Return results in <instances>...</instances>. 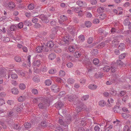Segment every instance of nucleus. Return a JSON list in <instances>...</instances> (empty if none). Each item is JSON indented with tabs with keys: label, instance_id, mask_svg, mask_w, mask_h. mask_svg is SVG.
Returning <instances> with one entry per match:
<instances>
[{
	"label": "nucleus",
	"instance_id": "obj_18",
	"mask_svg": "<svg viewBox=\"0 0 131 131\" xmlns=\"http://www.w3.org/2000/svg\"><path fill=\"white\" fill-rule=\"evenodd\" d=\"M88 88L91 90H94L97 88V86L95 84H91L88 86Z\"/></svg>",
	"mask_w": 131,
	"mask_h": 131
},
{
	"label": "nucleus",
	"instance_id": "obj_43",
	"mask_svg": "<svg viewBox=\"0 0 131 131\" xmlns=\"http://www.w3.org/2000/svg\"><path fill=\"white\" fill-rule=\"evenodd\" d=\"M126 56V54L124 53L121 54L119 56V59H124Z\"/></svg>",
	"mask_w": 131,
	"mask_h": 131
},
{
	"label": "nucleus",
	"instance_id": "obj_64",
	"mask_svg": "<svg viewBox=\"0 0 131 131\" xmlns=\"http://www.w3.org/2000/svg\"><path fill=\"white\" fill-rule=\"evenodd\" d=\"M55 130L56 131H62V128L59 126L56 127Z\"/></svg>",
	"mask_w": 131,
	"mask_h": 131
},
{
	"label": "nucleus",
	"instance_id": "obj_23",
	"mask_svg": "<svg viewBox=\"0 0 131 131\" xmlns=\"http://www.w3.org/2000/svg\"><path fill=\"white\" fill-rule=\"evenodd\" d=\"M19 87L20 89L21 90H24L26 88L25 85L23 83H20L19 85Z\"/></svg>",
	"mask_w": 131,
	"mask_h": 131
},
{
	"label": "nucleus",
	"instance_id": "obj_41",
	"mask_svg": "<svg viewBox=\"0 0 131 131\" xmlns=\"http://www.w3.org/2000/svg\"><path fill=\"white\" fill-rule=\"evenodd\" d=\"M56 70L55 69H51L49 71V73L50 74H54L56 72Z\"/></svg>",
	"mask_w": 131,
	"mask_h": 131
},
{
	"label": "nucleus",
	"instance_id": "obj_22",
	"mask_svg": "<svg viewBox=\"0 0 131 131\" xmlns=\"http://www.w3.org/2000/svg\"><path fill=\"white\" fill-rule=\"evenodd\" d=\"M99 104L100 106L103 107L105 105L106 102L103 100L100 101L99 102Z\"/></svg>",
	"mask_w": 131,
	"mask_h": 131
},
{
	"label": "nucleus",
	"instance_id": "obj_14",
	"mask_svg": "<svg viewBox=\"0 0 131 131\" xmlns=\"http://www.w3.org/2000/svg\"><path fill=\"white\" fill-rule=\"evenodd\" d=\"M8 7L10 9H13L14 8L15 6V4L13 2H10L8 4Z\"/></svg>",
	"mask_w": 131,
	"mask_h": 131
},
{
	"label": "nucleus",
	"instance_id": "obj_61",
	"mask_svg": "<svg viewBox=\"0 0 131 131\" xmlns=\"http://www.w3.org/2000/svg\"><path fill=\"white\" fill-rule=\"evenodd\" d=\"M16 27L14 25H11L10 27V29L11 30L13 31H14L16 29Z\"/></svg>",
	"mask_w": 131,
	"mask_h": 131
},
{
	"label": "nucleus",
	"instance_id": "obj_52",
	"mask_svg": "<svg viewBox=\"0 0 131 131\" xmlns=\"http://www.w3.org/2000/svg\"><path fill=\"white\" fill-rule=\"evenodd\" d=\"M114 80H109L107 81L106 82V84L107 85H110L112 84L113 83H114Z\"/></svg>",
	"mask_w": 131,
	"mask_h": 131
},
{
	"label": "nucleus",
	"instance_id": "obj_48",
	"mask_svg": "<svg viewBox=\"0 0 131 131\" xmlns=\"http://www.w3.org/2000/svg\"><path fill=\"white\" fill-rule=\"evenodd\" d=\"M28 8L30 10L33 9L34 8V5L32 4H30L28 6Z\"/></svg>",
	"mask_w": 131,
	"mask_h": 131
},
{
	"label": "nucleus",
	"instance_id": "obj_20",
	"mask_svg": "<svg viewBox=\"0 0 131 131\" xmlns=\"http://www.w3.org/2000/svg\"><path fill=\"white\" fill-rule=\"evenodd\" d=\"M48 57L49 59L52 60L56 58V56L54 53H51L49 55Z\"/></svg>",
	"mask_w": 131,
	"mask_h": 131
},
{
	"label": "nucleus",
	"instance_id": "obj_24",
	"mask_svg": "<svg viewBox=\"0 0 131 131\" xmlns=\"http://www.w3.org/2000/svg\"><path fill=\"white\" fill-rule=\"evenodd\" d=\"M110 69V67L107 66H105L103 68V70L104 72H108Z\"/></svg>",
	"mask_w": 131,
	"mask_h": 131
},
{
	"label": "nucleus",
	"instance_id": "obj_26",
	"mask_svg": "<svg viewBox=\"0 0 131 131\" xmlns=\"http://www.w3.org/2000/svg\"><path fill=\"white\" fill-rule=\"evenodd\" d=\"M47 45L48 47L52 48L54 45L53 42L51 41H49L48 42Z\"/></svg>",
	"mask_w": 131,
	"mask_h": 131
},
{
	"label": "nucleus",
	"instance_id": "obj_42",
	"mask_svg": "<svg viewBox=\"0 0 131 131\" xmlns=\"http://www.w3.org/2000/svg\"><path fill=\"white\" fill-rule=\"evenodd\" d=\"M32 93L35 95L37 94L38 93V92L37 90L35 89H33L32 90Z\"/></svg>",
	"mask_w": 131,
	"mask_h": 131
},
{
	"label": "nucleus",
	"instance_id": "obj_50",
	"mask_svg": "<svg viewBox=\"0 0 131 131\" xmlns=\"http://www.w3.org/2000/svg\"><path fill=\"white\" fill-rule=\"evenodd\" d=\"M82 110V108L80 106H79L75 108V110L78 113H79L81 111V110Z\"/></svg>",
	"mask_w": 131,
	"mask_h": 131
},
{
	"label": "nucleus",
	"instance_id": "obj_38",
	"mask_svg": "<svg viewBox=\"0 0 131 131\" xmlns=\"http://www.w3.org/2000/svg\"><path fill=\"white\" fill-rule=\"evenodd\" d=\"M14 129L19 130L21 129V127L19 125L15 124L14 126Z\"/></svg>",
	"mask_w": 131,
	"mask_h": 131
},
{
	"label": "nucleus",
	"instance_id": "obj_44",
	"mask_svg": "<svg viewBox=\"0 0 131 131\" xmlns=\"http://www.w3.org/2000/svg\"><path fill=\"white\" fill-rule=\"evenodd\" d=\"M66 65L67 67L69 68L72 67L73 66V64L71 62H69L67 63Z\"/></svg>",
	"mask_w": 131,
	"mask_h": 131
},
{
	"label": "nucleus",
	"instance_id": "obj_47",
	"mask_svg": "<svg viewBox=\"0 0 131 131\" xmlns=\"http://www.w3.org/2000/svg\"><path fill=\"white\" fill-rule=\"evenodd\" d=\"M107 102H108L110 105H108L109 107H110L111 103H113L114 102V100L111 98L110 99H108L107 100Z\"/></svg>",
	"mask_w": 131,
	"mask_h": 131
},
{
	"label": "nucleus",
	"instance_id": "obj_8",
	"mask_svg": "<svg viewBox=\"0 0 131 131\" xmlns=\"http://www.w3.org/2000/svg\"><path fill=\"white\" fill-rule=\"evenodd\" d=\"M39 18H40L43 21L47 23L49 22V20L47 19V17L45 16L43 14H41L39 16Z\"/></svg>",
	"mask_w": 131,
	"mask_h": 131
},
{
	"label": "nucleus",
	"instance_id": "obj_31",
	"mask_svg": "<svg viewBox=\"0 0 131 131\" xmlns=\"http://www.w3.org/2000/svg\"><path fill=\"white\" fill-rule=\"evenodd\" d=\"M106 17V15L105 14H101L99 16V18L100 19L103 20Z\"/></svg>",
	"mask_w": 131,
	"mask_h": 131
},
{
	"label": "nucleus",
	"instance_id": "obj_19",
	"mask_svg": "<svg viewBox=\"0 0 131 131\" xmlns=\"http://www.w3.org/2000/svg\"><path fill=\"white\" fill-rule=\"evenodd\" d=\"M110 93L112 95H115L117 93L116 91L114 90L112 88H110Z\"/></svg>",
	"mask_w": 131,
	"mask_h": 131
},
{
	"label": "nucleus",
	"instance_id": "obj_21",
	"mask_svg": "<svg viewBox=\"0 0 131 131\" xmlns=\"http://www.w3.org/2000/svg\"><path fill=\"white\" fill-rule=\"evenodd\" d=\"M74 80L72 78H70L67 80V83L68 84H72L74 83Z\"/></svg>",
	"mask_w": 131,
	"mask_h": 131
},
{
	"label": "nucleus",
	"instance_id": "obj_51",
	"mask_svg": "<svg viewBox=\"0 0 131 131\" xmlns=\"http://www.w3.org/2000/svg\"><path fill=\"white\" fill-rule=\"evenodd\" d=\"M41 125L43 127H46L47 126V123L45 121H43L41 122Z\"/></svg>",
	"mask_w": 131,
	"mask_h": 131
},
{
	"label": "nucleus",
	"instance_id": "obj_60",
	"mask_svg": "<svg viewBox=\"0 0 131 131\" xmlns=\"http://www.w3.org/2000/svg\"><path fill=\"white\" fill-rule=\"evenodd\" d=\"M56 81L59 83H61L62 81V79L61 78L57 77L55 78Z\"/></svg>",
	"mask_w": 131,
	"mask_h": 131
},
{
	"label": "nucleus",
	"instance_id": "obj_62",
	"mask_svg": "<svg viewBox=\"0 0 131 131\" xmlns=\"http://www.w3.org/2000/svg\"><path fill=\"white\" fill-rule=\"evenodd\" d=\"M17 72L19 73L20 75L22 76H24V73L22 71H16Z\"/></svg>",
	"mask_w": 131,
	"mask_h": 131
},
{
	"label": "nucleus",
	"instance_id": "obj_56",
	"mask_svg": "<svg viewBox=\"0 0 131 131\" xmlns=\"http://www.w3.org/2000/svg\"><path fill=\"white\" fill-rule=\"evenodd\" d=\"M77 3L79 6H82L83 5V2L80 1H78L77 2Z\"/></svg>",
	"mask_w": 131,
	"mask_h": 131
},
{
	"label": "nucleus",
	"instance_id": "obj_54",
	"mask_svg": "<svg viewBox=\"0 0 131 131\" xmlns=\"http://www.w3.org/2000/svg\"><path fill=\"white\" fill-rule=\"evenodd\" d=\"M38 106L39 108H42L44 107L45 103H40L38 105Z\"/></svg>",
	"mask_w": 131,
	"mask_h": 131
},
{
	"label": "nucleus",
	"instance_id": "obj_46",
	"mask_svg": "<svg viewBox=\"0 0 131 131\" xmlns=\"http://www.w3.org/2000/svg\"><path fill=\"white\" fill-rule=\"evenodd\" d=\"M15 60L17 62H20L21 60V59L20 57H16L15 58Z\"/></svg>",
	"mask_w": 131,
	"mask_h": 131
},
{
	"label": "nucleus",
	"instance_id": "obj_32",
	"mask_svg": "<svg viewBox=\"0 0 131 131\" xmlns=\"http://www.w3.org/2000/svg\"><path fill=\"white\" fill-rule=\"evenodd\" d=\"M89 98V96L87 95L83 96L81 97V100L83 101H86Z\"/></svg>",
	"mask_w": 131,
	"mask_h": 131
},
{
	"label": "nucleus",
	"instance_id": "obj_49",
	"mask_svg": "<svg viewBox=\"0 0 131 131\" xmlns=\"http://www.w3.org/2000/svg\"><path fill=\"white\" fill-rule=\"evenodd\" d=\"M92 52L93 55H95L98 54V50L96 49H95L92 51Z\"/></svg>",
	"mask_w": 131,
	"mask_h": 131
},
{
	"label": "nucleus",
	"instance_id": "obj_12",
	"mask_svg": "<svg viewBox=\"0 0 131 131\" xmlns=\"http://www.w3.org/2000/svg\"><path fill=\"white\" fill-rule=\"evenodd\" d=\"M11 91L12 94L15 95H17L19 93L18 90L16 88H14L11 89Z\"/></svg>",
	"mask_w": 131,
	"mask_h": 131
},
{
	"label": "nucleus",
	"instance_id": "obj_17",
	"mask_svg": "<svg viewBox=\"0 0 131 131\" xmlns=\"http://www.w3.org/2000/svg\"><path fill=\"white\" fill-rule=\"evenodd\" d=\"M125 48V45L123 43H121L118 46V49L121 50L123 51L124 50Z\"/></svg>",
	"mask_w": 131,
	"mask_h": 131
},
{
	"label": "nucleus",
	"instance_id": "obj_5",
	"mask_svg": "<svg viewBox=\"0 0 131 131\" xmlns=\"http://www.w3.org/2000/svg\"><path fill=\"white\" fill-rule=\"evenodd\" d=\"M68 31L72 34V35L75 34V29L73 26H69L67 29Z\"/></svg>",
	"mask_w": 131,
	"mask_h": 131
},
{
	"label": "nucleus",
	"instance_id": "obj_28",
	"mask_svg": "<svg viewBox=\"0 0 131 131\" xmlns=\"http://www.w3.org/2000/svg\"><path fill=\"white\" fill-rule=\"evenodd\" d=\"M33 80L34 82H38L40 81L39 78L37 76H34L33 78Z\"/></svg>",
	"mask_w": 131,
	"mask_h": 131
},
{
	"label": "nucleus",
	"instance_id": "obj_25",
	"mask_svg": "<svg viewBox=\"0 0 131 131\" xmlns=\"http://www.w3.org/2000/svg\"><path fill=\"white\" fill-rule=\"evenodd\" d=\"M45 83L46 85L49 86L51 84L52 81L48 79L45 81Z\"/></svg>",
	"mask_w": 131,
	"mask_h": 131
},
{
	"label": "nucleus",
	"instance_id": "obj_39",
	"mask_svg": "<svg viewBox=\"0 0 131 131\" xmlns=\"http://www.w3.org/2000/svg\"><path fill=\"white\" fill-rule=\"evenodd\" d=\"M74 11L78 13H80V12H82V11L80 8L78 7L76 8L74 10Z\"/></svg>",
	"mask_w": 131,
	"mask_h": 131
},
{
	"label": "nucleus",
	"instance_id": "obj_33",
	"mask_svg": "<svg viewBox=\"0 0 131 131\" xmlns=\"http://www.w3.org/2000/svg\"><path fill=\"white\" fill-rule=\"evenodd\" d=\"M91 22L89 21H86L85 23V26L87 27H90L91 25Z\"/></svg>",
	"mask_w": 131,
	"mask_h": 131
},
{
	"label": "nucleus",
	"instance_id": "obj_30",
	"mask_svg": "<svg viewBox=\"0 0 131 131\" xmlns=\"http://www.w3.org/2000/svg\"><path fill=\"white\" fill-rule=\"evenodd\" d=\"M81 52L78 51L76 52L74 54V56L77 58L81 56Z\"/></svg>",
	"mask_w": 131,
	"mask_h": 131
},
{
	"label": "nucleus",
	"instance_id": "obj_36",
	"mask_svg": "<svg viewBox=\"0 0 131 131\" xmlns=\"http://www.w3.org/2000/svg\"><path fill=\"white\" fill-rule=\"evenodd\" d=\"M99 62V60L97 58H95L93 61V63L95 65L97 64Z\"/></svg>",
	"mask_w": 131,
	"mask_h": 131
},
{
	"label": "nucleus",
	"instance_id": "obj_58",
	"mask_svg": "<svg viewBox=\"0 0 131 131\" xmlns=\"http://www.w3.org/2000/svg\"><path fill=\"white\" fill-rule=\"evenodd\" d=\"M123 131H130L129 128L126 125L124 128Z\"/></svg>",
	"mask_w": 131,
	"mask_h": 131
},
{
	"label": "nucleus",
	"instance_id": "obj_2",
	"mask_svg": "<svg viewBox=\"0 0 131 131\" xmlns=\"http://www.w3.org/2000/svg\"><path fill=\"white\" fill-rule=\"evenodd\" d=\"M46 47L45 46H44L43 45L38 46L36 47L35 50L38 53L46 51Z\"/></svg>",
	"mask_w": 131,
	"mask_h": 131
},
{
	"label": "nucleus",
	"instance_id": "obj_11",
	"mask_svg": "<svg viewBox=\"0 0 131 131\" xmlns=\"http://www.w3.org/2000/svg\"><path fill=\"white\" fill-rule=\"evenodd\" d=\"M62 41L64 42L66 44H69L70 42V39L69 36L67 35L65 36L63 38Z\"/></svg>",
	"mask_w": 131,
	"mask_h": 131
},
{
	"label": "nucleus",
	"instance_id": "obj_10",
	"mask_svg": "<svg viewBox=\"0 0 131 131\" xmlns=\"http://www.w3.org/2000/svg\"><path fill=\"white\" fill-rule=\"evenodd\" d=\"M121 115L125 119H128L129 121H131V115L127 114L125 113H123Z\"/></svg>",
	"mask_w": 131,
	"mask_h": 131
},
{
	"label": "nucleus",
	"instance_id": "obj_55",
	"mask_svg": "<svg viewBox=\"0 0 131 131\" xmlns=\"http://www.w3.org/2000/svg\"><path fill=\"white\" fill-rule=\"evenodd\" d=\"M39 40L41 41H42L43 43H44V41L46 40V39L45 38L43 37H39V38H38Z\"/></svg>",
	"mask_w": 131,
	"mask_h": 131
},
{
	"label": "nucleus",
	"instance_id": "obj_59",
	"mask_svg": "<svg viewBox=\"0 0 131 131\" xmlns=\"http://www.w3.org/2000/svg\"><path fill=\"white\" fill-rule=\"evenodd\" d=\"M16 36L17 37L16 38L15 37L13 38V39H14L16 40H19L21 38V36L20 35H19V36L18 35V36Z\"/></svg>",
	"mask_w": 131,
	"mask_h": 131
},
{
	"label": "nucleus",
	"instance_id": "obj_35",
	"mask_svg": "<svg viewBox=\"0 0 131 131\" xmlns=\"http://www.w3.org/2000/svg\"><path fill=\"white\" fill-rule=\"evenodd\" d=\"M59 74L60 77H63L65 75V72L64 71L61 70L59 72Z\"/></svg>",
	"mask_w": 131,
	"mask_h": 131
},
{
	"label": "nucleus",
	"instance_id": "obj_3",
	"mask_svg": "<svg viewBox=\"0 0 131 131\" xmlns=\"http://www.w3.org/2000/svg\"><path fill=\"white\" fill-rule=\"evenodd\" d=\"M51 89L53 92L56 93L60 91V88L58 85L54 84L51 87Z\"/></svg>",
	"mask_w": 131,
	"mask_h": 131
},
{
	"label": "nucleus",
	"instance_id": "obj_53",
	"mask_svg": "<svg viewBox=\"0 0 131 131\" xmlns=\"http://www.w3.org/2000/svg\"><path fill=\"white\" fill-rule=\"evenodd\" d=\"M93 40V39L92 37H90L88 39V42L89 44H91L92 43Z\"/></svg>",
	"mask_w": 131,
	"mask_h": 131
},
{
	"label": "nucleus",
	"instance_id": "obj_34",
	"mask_svg": "<svg viewBox=\"0 0 131 131\" xmlns=\"http://www.w3.org/2000/svg\"><path fill=\"white\" fill-rule=\"evenodd\" d=\"M24 24L29 26H31V22L28 20H26L24 21Z\"/></svg>",
	"mask_w": 131,
	"mask_h": 131
},
{
	"label": "nucleus",
	"instance_id": "obj_29",
	"mask_svg": "<svg viewBox=\"0 0 131 131\" xmlns=\"http://www.w3.org/2000/svg\"><path fill=\"white\" fill-rule=\"evenodd\" d=\"M104 8L102 7H100L97 9V12L99 13H102L104 11Z\"/></svg>",
	"mask_w": 131,
	"mask_h": 131
},
{
	"label": "nucleus",
	"instance_id": "obj_13",
	"mask_svg": "<svg viewBox=\"0 0 131 131\" xmlns=\"http://www.w3.org/2000/svg\"><path fill=\"white\" fill-rule=\"evenodd\" d=\"M26 99V96L25 95H23L18 97V100L19 102H22L24 101Z\"/></svg>",
	"mask_w": 131,
	"mask_h": 131
},
{
	"label": "nucleus",
	"instance_id": "obj_6",
	"mask_svg": "<svg viewBox=\"0 0 131 131\" xmlns=\"http://www.w3.org/2000/svg\"><path fill=\"white\" fill-rule=\"evenodd\" d=\"M12 71L10 70L9 71L8 74V78H9L10 77V75H11V78L12 79H15L17 78V76L16 74H12Z\"/></svg>",
	"mask_w": 131,
	"mask_h": 131
},
{
	"label": "nucleus",
	"instance_id": "obj_7",
	"mask_svg": "<svg viewBox=\"0 0 131 131\" xmlns=\"http://www.w3.org/2000/svg\"><path fill=\"white\" fill-rule=\"evenodd\" d=\"M67 19V17L64 15H61L60 17L59 20V22L60 24H62L63 22Z\"/></svg>",
	"mask_w": 131,
	"mask_h": 131
},
{
	"label": "nucleus",
	"instance_id": "obj_4",
	"mask_svg": "<svg viewBox=\"0 0 131 131\" xmlns=\"http://www.w3.org/2000/svg\"><path fill=\"white\" fill-rule=\"evenodd\" d=\"M78 48V45H74L70 46L68 48L69 50L71 52H73L76 49Z\"/></svg>",
	"mask_w": 131,
	"mask_h": 131
},
{
	"label": "nucleus",
	"instance_id": "obj_15",
	"mask_svg": "<svg viewBox=\"0 0 131 131\" xmlns=\"http://www.w3.org/2000/svg\"><path fill=\"white\" fill-rule=\"evenodd\" d=\"M85 40V37L84 35H81L78 37V42L79 43L82 42Z\"/></svg>",
	"mask_w": 131,
	"mask_h": 131
},
{
	"label": "nucleus",
	"instance_id": "obj_9",
	"mask_svg": "<svg viewBox=\"0 0 131 131\" xmlns=\"http://www.w3.org/2000/svg\"><path fill=\"white\" fill-rule=\"evenodd\" d=\"M35 122L34 123L33 122H31V123L27 122L24 124V126L26 128H29L31 126H32L33 125H35Z\"/></svg>",
	"mask_w": 131,
	"mask_h": 131
},
{
	"label": "nucleus",
	"instance_id": "obj_37",
	"mask_svg": "<svg viewBox=\"0 0 131 131\" xmlns=\"http://www.w3.org/2000/svg\"><path fill=\"white\" fill-rule=\"evenodd\" d=\"M111 70L112 72L113 73L115 72L117 69L113 65H112V64L111 65Z\"/></svg>",
	"mask_w": 131,
	"mask_h": 131
},
{
	"label": "nucleus",
	"instance_id": "obj_63",
	"mask_svg": "<svg viewBox=\"0 0 131 131\" xmlns=\"http://www.w3.org/2000/svg\"><path fill=\"white\" fill-rule=\"evenodd\" d=\"M23 24L21 22L19 23L18 24V27L19 28L21 29L23 28Z\"/></svg>",
	"mask_w": 131,
	"mask_h": 131
},
{
	"label": "nucleus",
	"instance_id": "obj_1",
	"mask_svg": "<svg viewBox=\"0 0 131 131\" xmlns=\"http://www.w3.org/2000/svg\"><path fill=\"white\" fill-rule=\"evenodd\" d=\"M84 64H85L86 67L88 69V71L91 70L90 68L92 67L91 63L88 58H84L82 61Z\"/></svg>",
	"mask_w": 131,
	"mask_h": 131
},
{
	"label": "nucleus",
	"instance_id": "obj_40",
	"mask_svg": "<svg viewBox=\"0 0 131 131\" xmlns=\"http://www.w3.org/2000/svg\"><path fill=\"white\" fill-rule=\"evenodd\" d=\"M130 22L129 21L128 19H127L124 20L123 22L125 26L128 25Z\"/></svg>",
	"mask_w": 131,
	"mask_h": 131
},
{
	"label": "nucleus",
	"instance_id": "obj_45",
	"mask_svg": "<svg viewBox=\"0 0 131 131\" xmlns=\"http://www.w3.org/2000/svg\"><path fill=\"white\" fill-rule=\"evenodd\" d=\"M116 62L117 64L120 66H122L123 64V62L119 60H117Z\"/></svg>",
	"mask_w": 131,
	"mask_h": 131
},
{
	"label": "nucleus",
	"instance_id": "obj_57",
	"mask_svg": "<svg viewBox=\"0 0 131 131\" xmlns=\"http://www.w3.org/2000/svg\"><path fill=\"white\" fill-rule=\"evenodd\" d=\"M32 21L33 23L36 24L38 21V19L34 17L32 19Z\"/></svg>",
	"mask_w": 131,
	"mask_h": 131
},
{
	"label": "nucleus",
	"instance_id": "obj_16",
	"mask_svg": "<svg viewBox=\"0 0 131 131\" xmlns=\"http://www.w3.org/2000/svg\"><path fill=\"white\" fill-rule=\"evenodd\" d=\"M33 65L35 66H39L41 64V62L39 60H35L33 62Z\"/></svg>",
	"mask_w": 131,
	"mask_h": 131
},
{
	"label": "nucleus",
	"instance_id": "obj_27",
	"mask_svg": "<svg viewBox=\"0 0 131 131\" xmlns=\"http://www.w3.org/2000/svg\"><path fill=\"white\" fill-rule=\"evenodd\" d=\"M105 45V42H103L99 44L97 46V47L99 48H102L104 47Z\"/></svg>",
	"mask_w": 131,
	"mask_h": 131
}]
</instances>
